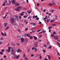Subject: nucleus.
Returning <instances> with one entry per match:
<instances>
[{
	"instance_id": "1",
	"label": "nucleus",
	"mask_w": 60,
	"mask_h": 60,
	"mask_svg": "<svg viewBox=\"0 0 60 60\" xmlns=\"http://www.w3.org/2000/svg\"><path fill=\"white\" fill-rule=\"evenodd\" d=\"M11 52L12 53V55H13V56H12L13 58H15L16 56V55L15 54V50H12L11 51Z\"/></svg>"
},
{
	"instance_id": "2",
	"label": "nucleus",
	"mask_w": 60,
	"mask_h": 60,
	"mask_svg": "<svg viewBox=\"0 0 60 60\" xmlns=\"http://www.w3.org/2000/svg\"><path fill=\"white\" fill-rule=\"evenodd\" d=\"M21 8V6H19L17 8L15 9L16 11H20L19 9H20Z\"/></svg>"
},
{
	"instance_id": "3",
	"label": "nucleus",
	"mask_w": 60,
	"mask_h": 60,
	"mask_svg": "<svg viewBox=\"0 0 60 60\" xmlns=\"http://www.w3.org/2000/svg\"><path fill=\"white\" fill-rule=\"evenodd\" d=\"M10 21L11 22V23H13L14 22V19L13 18H11L10 19Z\"/></svg>"
},
{
	"instance_id": "4",
	"label": "nucleus",
	"mask_w": 60,
	"mask_h": 60,
	"mask_svg": "<svg viewBox=\"0 0 60 60\" xmlns=\"http://www.w3.org/2000/svg\"><path fill=\"white\" fill-rule=\"evenodd\" d=\"M14 18L15 20H18V16H17L14 15Z\"/></svg>"
},
{
	"instance_id": "5",
	"label": "nucleus",
	"mask_w": 60,
	"mask_h": 60,
	"mask_svg": "<svg viewBox=\"0 0 60 60\" xmlns=\"http://www.w3.org/2000/svg\"><path fill=\"white\" fill-rule=\"evenodd\" d=\"M10 49L11 47H8V50H6V52H8L9 53H10V51H11V49Z\"/></svg>"
},
{
	"instance_id": "6",
	"label": "nucleus",
	"mask_w": 60,
	"mask_h": 60,
	"mask_svg": "<svg viewBox=\"0 0 60 60\" xmlns=\"http://www.w3.org/2000/svg\"><path fill=\"white\" fill-rule=\"evenodd\" d=\"M54 38L55 40H58V37L56 36H54Z\"/></svg>"
},
{
	"instance_id": "7",
	"label": "nucleus",
	"mask_w": 60,
	"mask_h": 60,
	"mask_svg": "<svg viewBox=\"0 0 60 60\" xmlns=\"http://www.w3.org/2000/svg\"><path fill=\"white\" fill-rule=\"evenodd\" d=\"M7 23H5L4 24V27H6V26H7Z\"/></svg>"
},
{
	"instance_id": "8",
	"label": "nucleus",
	"mask_w": 60,
	"mask_h": 60,
	"mask_svg": "<svg viewBox=\"0 0 60 60\" xmlns=\"http://www.w3.org/2000/svg\"><path fill=\"white\" fill-rule=\"evenodd\" d=\"M24 12H22V13L20 14V15H21V16H22V15H24Z\"/></svg>"
},
{
	"instance_id": "9",
	"label": "nucleus",
	"mask_w": 60,
	"mask_h": 60,
	"mask_svg": "<svg viewBox=\"0 0 60 60\" xmlns=\"http://www.w3.org/2000/svg\"><path fill=\"white\" fill-rule=\"evenodd\" d=\"M19 55H18L17 56H16L15 57V58H15H15H16V59H18V58H19Z\"/></svg>"
},
{
	"instance_id": "10",
	"label": "nucleus",
	"mask_w": 60,
	"mask_h": 60,
	"mask_svg": "<svg viewBox=\"0 0 60 60\" xmlns=\"http://www.w3.org/2000/svg\"><path fill=\"white\" fill-rule=\"evenodd\" d=\"M27 12L29 14H30L31 12V10H28L27 11Z\"/></svg>"
},
{
	"instance_id": "11",
	"label": "nucleus",
	"mask_w": 60,
	"mask_h": 60,
	"mask_svg": "<svg viewBox=\"0 0 60 60\" xmlns=\"http://www.w3.org/2000/svg\"><path fill=\"white\" fill-rule=\"evenodd\" d=\"M47 56H48L49 60H50V59H51V57L49 55H48Z\"/></svg>"
},
{
	"instance_id": "12",
	"label": "nucleus",
	"mask_w": 60,
	"mask_h": 60,
	"mask_svg": "<svg viewBox=\"0 0 60 60\" xmlns=\"http://www.w3.org/2000/svg\"><path fill=\"white\" fill-rule=\"evenodd\" d=\"M21 40L22 42H23V41H24V39L23 38H21Z\"/></svg>"
},
{
	"instance_id": "13",
	"label": "nucleus",
	"mask_w": 60,
	"mask_h": 60,
	"mask_svg": "<svg viewBox=\"0 0 60 60\" xmlns=\"http://www.w3.org/2000/svg\"><path fill=\"white\" fill-rule=\"evenodd\" d=\"M56 43L59 46L60 48V44L59 43V42H56Z\"/></svg>"
},
{
	"instance_id": "14",
	"label": "nucleus",
	"mask_w": 60,
	"mask_h": 60,
	"mask_svg": "<svg viewBox=\"0 0 60 60\" xmlns=\"http://www.w3.org/2000/svg\"><path fill=\"white\" fill-rule=\"evenodd\" d=\"M19 4H18V3H16L15 4V6H19Z\"/></svg>"
},
{
	"instance_id": "15",
	"label": "nucleus",
	"mask_w": 60,
	"mask_h": 60,
	"mask_svg": "<svg viewBox=\"0 0 60 60\" xmlns=\"http://www.w3.org/2000/svg\"><path fill=\"white\" fill-rule=\"evenodd\" d=\"M34 39L35 40H37V37L35 36H34Z\"/></svg>"
},
{
	"instance_id": "16",
	"label": "nucleus",
	"mask_w": 60,
	"mask_h": 60,
	"mask_svg": "<svg viewBox=\"0 0 60 60\" xmlns=\"http://www.w3.org/2000/svg\"><path fill=\"white\" fill-rule=\"evenodd\" d=\"M21 50L20 49H18L17 51V52H21Z\"/></svg>"
},
{
	"instance_id": "17",
	"label": "nucleus",
	"mask_w": 60,
	"mask_h": 60,
	"mask_svg": "<svg viewBox=\"0 0 60 60\" xmlns=\"http://www.w3.org/2000/svg\"><path fill=\"white\" fill-rule=\"evenodd\" d=\"M30 35L29 34H28L27 35V37L29 38L30 37Z\"/></svg>"
},
{
	"instance_id": "18",
	"label": "nucleus",
	"mask_w": 60,
	"mask_h": 60,
	"mask_svg": "<svg viewBox=\"0 0 60 60\" xmlns=\"http://www.w3.org/2000/svg\"><path fill=\"white\" fill-rule=\"evenodd\" d=\"M50 20V19H47V22H49V21Z\"/></svg>"
},
{
	"instance_id": "19",
	"label": "nucleus",
	"mask_w": 60,
	"mask_h": 60,
	"mask_svg": "<svg viewBox=\"0 0 60 60\" xmlns=\"http://www.w3.org/2000/svg\"><path fill=\"white\" fill-rule=\"evenodd\" d=\"M9 28V27L8 26L5 29V30H7V29H8Z\"/></svg>"
},
{
	"instance_id": "20",
	"label": "nucleus",
	"mask_w": 60,
	"mask_h": 60,
	"mask_svg": "<svg viewBox=\"0 0 60 60\" xmlns=\"http://www.w3.org/2000/svg\"><path fill=\"white\" fill-rule=\"evenodd\" d=\"M49 5L50 6H52V5H53V4L51 3H50L49 4Z\"/></svg>"
},
{
	"instance_id": "21",
	"label": "nucleus",
	"mask_w": 60,
	"mask_h": 60,
	"mask_svg": "<svg viewBox=\"0 0 60 60\" xmlns=\"http://www.w3.org/2000/svg\"><path fill=\"white\" fill-rule=\"evenodd\" d=\"M34 51H35L36 52H37V49H36V48H35Z\"/></svg>"
},
{
	"instance_id": "22",
	"label": "nucleus",
	"mask_w": 60,
	"mask_h": 60,
	"mask_svg": "<svg viewBox=\"0 0 60 60\" xmlns=\"http://www.w3.org/2000/svg\"><path fill=\"white\" fill-rule=\"evenodd\" d=\"M54 20H51L50 21L51 23H52V22H54Z\"/></svg>"
},
{
	"instance_id": "23",
	"label": "nucleus",
	"mask_w": 60,
	"mask_h": 60,
	"mask_svg": "<svg viewBox=\"0 0 60 60\" xmlns=\"http://www.w3.org/2000/svg\"><path fill=\"white\" fill-rule=\"evenodd\" d=\"M52 48V46H50L48 47V49H50L51 48Z\"/></svg>"
},
{
	"instance_id": "24",
	"label": "nucleus",
	"mask_w": 60,
	"mask_h": 60,
	"mask_svg": "<svg viewBox=\"0 0 60 60\" xmlns=\"http://www.w3.org/2000/svg\"><path fill=\"white\" fill-rule=\"evenodd\" d=\"M12 3H15V0H13Z\"/></svg>"
},
{
	"instance_id": "25",
	"label": "nucleus",
	"mask_w": 60,
	"mask_h": 60,
	"mask_svg": "<svg viewBox=\"0 0 60 60\" xmlns=\"http://www.w3.org/2000/svg\"><path fill=\"white\" fill-rule=\"evenodd\" d=\"M32 25L33 26H35L36 25V23H33Z\"/></svg>"
},
{
	"instance_id": "26",
	"label": "nucleus",
	"mask_w": 60,
	"mask_h": 60,
	"mask_svg": "<svg viewBox=\"0 0 60 60\" xmlns=\"http://www.w3.org/2000/svg\"><path fill=\"white\" fill-rule=\"evenodd\" d=\"M53 34H56V32L54 31Z\"/></svg>"
},
{
	"instance_id": "27",
	"label": "nucleus",
	"mask_w": 60,
	"mask_h": 60,
	"mask_svg": "<svg viewBox=\"0 0 60 60\" xmlns=\"http://www.w3.org/2000/svg\"><path fill=\"white\" fill-rule=\"evenodd\" d=\"M0 55H3V53L1 52H0Z\"/></svg>"
},
{
	"instance_id": "28",
	"label": "nucleus",
	"mask_w": 60,
	"mask_h": 60,
	"mask_svg": "<svg viewBox=\"0 0 60 60\" xmlns=\"http://www.w3.org/2000/svg\"><path fill=\"white\" fill-rule=\"evenodd\" d=\"M1 34L2 35V36H4V33H3V32H2L1 33Z\"/></svg>"
},
{
	"instance_id": "29",
	"label": "nucleus",
	"mask_w": 60,
	"mask_h": 60,
	"mask_svg": "<svg viewBox=\"0 0 60 60\" xmlns=\"http://www.w3.org/2000/svg\"><path fill=\"white\" fill-rule=\"evenodd\" d=\"M39 18L38 17L37 18H36L35 19V20H39Z\"/></svg>"
},
{
	"instance_id": "30",
	"label": "nucleus",
	"mask_w": 60,
	"mask_h": 60,
	"mask_svg": "<svg viewBox=\"0 0 60 60\" xmlns=\"http://www.w3.org/2000/svg\"><path fill=\"white\" fill-rule=\"evenodd\" d=\"M46 31L45 30H43L42 31V33H46Z\"/></svg>"
},
{
	"instance_id": "31",
	"label": "nucleus",
	"mask_w": 60,
	"mask_h": 60,
	"mask_svg": "<svg viewBox=\"0 0 60 60\" xmlns=\"http://www.w3.org/2000/svg\"><path fill=\"white\" fill-rule=\"evenodd\" d=\"M27 51L28 52H29V49H28Z\"/></svg>"
},
{
	"instance_id": "32",
	"label": "nucleus",
	"mask_w": 60,
	"mask_h": 60,
	"mask_svg": "<svg viewBox=\"0 0 60 60\" xmlns=\"http://www.w3.org/2000/svg\"><path fill=\"white\" fill-rule=\"evenodd\" d=\"M1 51H2V52H4V49H2L1 50Z\"/></svg>"
},
{
	"instance_id": "33",
	"label": "nucleus",
	"mask_w": 60,
	"mask_h": 60,
	"mask_svg": "<svg viewBox=\"0 0 60 60\" xmlns=\"http://www.w3.org/2000/svg\"><path fill=\"white\" fill-rule=\"evenodd\" d=\"M37 6H39V5H40L39 4V3H38L37 4Z\"/></svg>"
},
{
	"instance_id": "34",
	"label": "nucleus",
	"mask_w": 60,
	"mask_h": 60,
	"mask_svg": "<svg viewBox=\"0 0 60 60\" xmlns=\"http://www.w3.org/2000/svg\"><path fill=\"white\" fill-rule=\"evenodd\" d=\"M51 11L52 12H54V11H55V10H52Z\"/></svg>"
},
{
	"instance_id": "35",
	"label": "nucleus",
	"mask_w": 60,
	"mask_h": 60,
	"mask_svg": "<svg viewBox=\"0 0 60 60\" xmlns=\"http://www.w3.org/2000/svg\"><path fill=\"white\" fill-rule=\"evenodd\" d=\"M47 17L48 16H46V17H45V18H44V19H45H45H47Z\"/></svg>"
},
{
	"instance_id": "36",
	"label": "nucleus",
	"mask_w": 60,
	"mask_h": 60,
	"mask_svg": "<svg viewBox=\"0 0 60 60\" xmlns=\"http://www.w3.org/2000/svg\"><path fill=\"white\" fill-rule=\"evenodd\" d=\"M25 60H28V59L26 57H25Z\"/></svg>"
},
{
	"instance_id": "37",
	"label": "nucleus",
	"mask_w": 60,
	"mask_h": 60,
	"mask_svg": "<svg viewBox=\"0 0 60 60\" xmlns=\"http://www.w3.org/2000/svg\"><path fill=\"white\" fill-rule=\"evenodd\" d=\"M5 5V4L4 3L3 4L2 6H4Z\"/></svg>"
},
{
	"instance_id": "38",
	"label": "nucleus",
	"mask_w": 60,
	"mask_h": 60,
	"mask_svg": "<svg viewBox=\"0 0 60 60\" xmlns=\"http://www.w3.org/2000/svg\"><path fill=\"white\" fill-rule=\"evenodd\" d=\"M43 47H47V45L45 44L43 46Z\"/></svg>"
},
{
	"instance_id": "39",
	"label": "nucleus",
	"mask_w": 60,
	"mask_h": 60,
	"mask_svg": "<svg viewBox=\"0 0 60 60\" xmlns=\"http://www.w3.org/2000/svg\"><path fill=\"white\" fill-rule=\"evenodd\" d=\"M41 29L38 30L37 31V32H40V31H41Z\"/></svg>"
},
{
	"instance_id": "40",
	"label": "nucleus",
	"mask_w": 60,
	"mask_h": 60,
	"mask_svg": "<svg viewBox=\"0 0 60 60\" xmlns=\"http://www.w3.org/2000/svg\"><path fill=\"white\" fill-rule=\"evenodd\" d=\"M3 40V38H0V40H1V41H2Z\"/></svg>"
},
{
	"instance_id": "41",
	"label": "nucleus",
	"mask_w": 60,
	"mask_h": 60,
	"mask_svg": "<svg viewBox=\"0 0 60 60\" xmlns=\"http://www.w3.org/2000/svg\"><path fill=\"white\" fill-rule=\"evenodd\" d=\"M35 49V47H33L32 48V50H33V49Z\"/></svg>"
},
{
	"instance_id": "42",
	"label": "nucleus",
	"mask_w": 60,
	"mask_h": 60,
	"mask_svg": "<svg viewBox=\"0 0 60 60\" xmlns=\"http://www.w3.org/2000/svg\"><path fill=\"white\" fill-rule=\"evenodd\" d=\"M18 32H19V33H20V30H19V29H18Z\"/></svg>"
},
{
	"instance_id": "43",
	"label": "nucleus",
	"mask_w": 60,
	"mask_h": 60,
	"mask_svg": "<svg viewBox=\"0 0 60 60\" xmlns=\"http://www.w3.org/2000/svg\"><path fill=\"white\" fill-rule=\"evenodd\" d=\"M52 28V26H51L50 27L49 26V29H50V28Z\"/></svg>"
},
{
	"instance_id": "44",
	"label": "nucleus",
	"mask_w": 60,
	"mask_h": 60,
	"mask_svg": "<svg viewBox=\"0 0 60 60\" xmlns=\"http://www.w3.org/2000/svg\"><path fill=\"white\" fill-rule=\"evenodd\" d=\"M22 18V17H21V16H20L19 17V19H21Z\"/></svg>"
},
{
	"instance_id": "45",
	"label": "nucleus",
	"mask_w": 60,
	"mask_h": 60,
	"mask_svg": "<svg viewBox=\"0 0 60 60\" xmlns=\"http://www.w3.org/2000/svg\"><path fill=\"white\" fill-rule=\"evenodd\" d=\"M51 15V14L50 13H49L48 14V15H49V16H50V15Z\"/></svg>"
},
{
	"instance_id": "46",
	"label": "nucleus",
	"mask_w": 60,
	"mask_h": 60,
	"mask_svg": "<svg viewBox=\"0 0 60 60\" xmlns=\"http://www.w3.org/2000/svg\"><path fill=\"white\" fill-rule=\"evenodd\" d=\"M28 30V28H26L25 29V31H27V30Z\"/></svg>"
},
{
	"instance_id": "47",
	"label": "nucleus",
	"mask_w": 60,
	"mask_h": 60,
	"mask_svg": "<svg viewBox=\"0 0 60 60\" xmlns=\"http://www.w3.org/2000/svg\"><path fill=\"white\" fill-rule=\"evenodd\" d=\"M27 17V16H24V18H26Z\"/></svg>"
},
{
	"instance_id": "48",
	"label": "nucleus",
	"mask_w": 60,
	"mask_h": 60,
	"mask_svg": "<svg viewBox=\"0 0 60 60\" xmlns=\"http://www.w3.org/2000/svg\"><path fill=\"white\" fill-rule=\"evenodd\" d=\"M34 56V54H32L31 55V57H33V56Z\"/></svg>"
},
{
	"instance_id": "49",
	"label": "nucleus",
	"mask_w": 60,
	"mask_h": 60,
	"mask_svg": "<svg viewBox=\"0 0 60 60\" xmlns=\"http://www.w3.org/2000/svg\"><path fill=\"white\" fill-rule=\"evenodd\" d=\"M43 52H44L45 53V52L46 51H45V50H43Z\"/></svg>"
},
{
	"instance_id": "50",
	"label": "nucleus",
	"mask_w": 60,
	"mask_h": 60,
	"mask_svg": "<svg viewBox=\"0 0 60 60\" xmlns=\"http://www.w3.org/2000/svg\"><path fill=\"white\" fill-rule=\"evenodd\" d=\"M9 3H8V4L9 5V4H11V1H9Z\"/></svg>"
},
{
	"instance_id": "51",
	"label": "nucleus",
	"mask_w": 60,
	"mask_h": 60,
	"mask_svg": "<svg viewBox=\"0 0 60 60\" xmlns=\"http://www.w3.org/2000/svg\"><path fill=\"white\" fill-rule=\"evenodd\" d=\"M4 58H6V55H4Z\"/></svg>"
},
{
	"instance_id": "52",
	"label": "nucleus",
	"mask_w": 60,
	"mask_h": 60,
	"mask_svg": "<svg viewBox=\"0 0 60 60\" xmlns=\"http://www.w3.org/2000/svg\"><path fill=\"white\" fill-rule=\"evenodd\" d=\"M42 33V31L41 32H40V33H38V34H41Z\"/></svg>"
},
{
	"instance_id": "53",
	"label": "nucleus",
	"mask_w": 60,
	"mask_h": 60,
	"mask_svg": "<svg viewBox=\"0 0 60 60\" xmlns=\"http://www.w3.org/2000/svg\"><path fill=\"white\" fill-rule=\"evenodd\" d=\"M4 36H6V33L4 34Z\"/></svg>"
},
{
	"instance_id": "54",
	"label": "nucleus",
	"mask_w": 60,
	"mask_h": 60,
	"mask_svg": "<svg viewBox=\"0 0 60 60\" xmlns=\"http://www.w3.org/2000/svg\"><path fill=\"white\" fill-rule=\"evenodd\" d=\"M20 37H21V36H18V38H19Z\"/></svg>"
},
{
	"instance_id": "55",
	"label": "nucleus",
	"mask_w": 60,
	"mask_h": 60,
	"mask_svg": "<svg viewBox=\"0 0 60 60\" xmlns=\"http://www.w3.org/2000/svg\"><path fill=\"white\" fill-rule=\"evenodd\" d=\"M5 3H7V0H5Z\"/></svg>"
},
{
	"instance_id": "56",
	"label": "nucleus",
	"mask_w": 60,
	"mask_h": 60,
	"mask_svg": "<svg viewBox=\"0 0 60 60\" xmlns=\"http://www.w3.org/2000/svg\"><path fill=\"white\" fill-rule=\"evenodd\" d=\"M39 58L40 59H41V58H42V57L41 56H40Z\"/></svg>"
},
{
	"instance_id": "57",
	"label": "nucleus",
	"mask_w": 60,
	"mask_h": 60,
	"mask_svg": "<svg viewBox=\"0 0 60 60\" xmlns=\"http://www.w3.org/2000/svg\"><path fill=\"white\" fill-rule=\"evenodd\" d=\"M51 36L52 37H53L54 36V35L53 34H52L51 35Z\"/></svg>"
},
{
	"instance_id": "58",
	"label": "nucleus",
	"mask_w": 60,
	"mask_h": 60,
	"mask_svg": "<svg viewBox=\"0 0 60 60\" xmlns=\"http://www.w3.org/2000/svg\"><path fill=\"white\" fill-rule=\"evenodd\" d=\"M33 18L34 19V18H35V16H33Z\"/></svg>"
},
{
	"instance_id": "59",
	"label": "nucleus",
	"mask_w": 60,
	"mask_h": 60,
	"mask_svg": "<svg viewBox=\"0 0 60 60\" xmlns=\"http://www.w3.org/2000/svg\"><path fill=\"white\" fill-rule=\"evenodd\" d=\"M55 19H57V16H55Z\"/></svg>"
},
{
	"instance_id": "60",
	"label": "nucleus",
	"mask_w": 60,
	"mask_h": 60,
	"mask_svg": "<svg viewBox=\"0 0 60 60\" xmlns=\"http://www.w3.org/2000/svg\"><path fill=\"white\" fill-rule=\"evenodd\" d=\"M30 39H32V36H30Z\"/></svg>"
},
{
	"instance_id": "61",
	"label": "nucleus",
	"mask_w": 60,
	"mask_h": 60,
	"mask_svg": "<svg viewBox=\"0 0 60 60\" xmlns=\"http://www.w3.org/2000/svg\"><path fill=\"white\" fill-rule=\"evenodd\" d=\"M31 18V16H29L28 17V19H30V18Z\"/></svg>"
},
{
	"instance_id": "62",
	"label": "nucleus",
	"mask_w": 60,
	"mask_h": 60,
	"mask_svg": "<svg viewBox=\"0 0 60 60\" xmlns=\"http://www.w3.org/2000/svg\"><path fill=\"white\" fill-rule=\"evenodd\" d=\"M37 17H38L37 15H36V16H35V18H37Z\"/></svg>"
},
{
	"instance_id": "63",
	"label": "nucleus",
	"mask_w": 60,
	"mask_h": 60,
	"mask_svg": "<svg viewBox=\"0 0 60 60\" xmlns=\"http://www.w3.org/2000/svg\"><path fill=\"white\" fill-rule=\"evenodd\" d=\"M45 60H48V59L46 58H45Z\"/></svg>"
},
{
	"instance_id": "64",
	"label": "nucleus",
	"mask_w": 60,
	"mask_h": 60,
	"mask_svg": "<svg viewBox=\"0 0 60 60\" xmlns=\"http://www.w3.org/2000/svg\"><path fill=\"white\" fill-rule=\"evenodd\" d=\"M39 37H41V35H39Z\"/></svg>"
}]
</instances>
